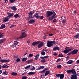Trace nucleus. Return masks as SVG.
Here are the masks:
<instances>
[{"mask_svg":"<svg viewBox=\"0 0 79 79\" xmlns=\"http://www.w3.org/2000/svg\"><path fill=\"white\" fill-rule=\"evenodd\" d=\"M52 15H53L52 16ZM56 13L55 12V11H53L52 12V11H48L47 12V18H48L49 17V18H48V19L49 20H52L53 19H55L56 18ZM52 16V17H50V16Z\"/></svg>","mask_w":79,"mask_h":79,"instance_id":"f257e3e1","label":"nucleus"},{"mask_svg":"<svg viewBox=\"0 0 79 79\" xmlns=\"http://www.w3.org/2000/svg\"><path fill=\"white\" fill-rule=\"evenodd\" d=\"M27 36V34L25 32H23L22 33L21 35L20 36L17 38V39L18 40H19V39H23V38H24L25 37Z\"/></svg>","mask_w":79,"mask_h":79,"instance_id":"f03ea898","label":"nucleus"},{"mask_svg":"<svg viewBox=\"0 0 79 79\" xmlns=\"http://www.w3.org/2000/svg\"><path fill=\"white\" fill-rule=\"evenodd\" d=\"M49 57V56H41L40 57V58H41V59H43L41 60V63H45V62H46V60L45 59L48 58Z\"/></svg>","mask_w":79,"mask_h":79,"instance_id":"7ed1b4c3","label":"nucleus"},{"mask_svg":"<svg viewBox=\"0 0 79 79\" xmlns=\"http://www.w3.org/2000/svg\"><path fill=\"white\" fill-rule=\"evenodd\" d=\"M77 52H78V50L74 49L72 51H71V52L68 53L67 55L69 56L70 55H75L77 54Z\"/></svg>","mask_w":79,"mask_h":79,"instance_id":"20e7f679","label":"nucleus"},{"mask_svg":"<svg viewBox=\"0 0 79 79\" xmlns=\"http://www.w3.org/2000/svg\"><path fill=\"white\" fill-rule=\"evenodd\" d=\"M56 78H59V77H60V79H63V78H64V75L63 74L60 73L56 74Z\"/></svg>","mask_w":79,"mask_h":79,"instance_id":"39448f33","label":"nucleus"},{"mask_svg":"<svg viewBox=\"0 0 79 79\" xmlns=\"http://www.w3.org/2000/svg\"><path fill=\"white\" fill-rule=\"evenodd\" d=\"M11 60L10 59H1L0 62L2 63H8Z\"/></svg>","mask_w":79,"mask_h":79,"instance_id":"423d86ee","label":"nucleus"},{"mask_svg":"<svg viewBox=\"0 0 79 79\" xmlns=\"http://www.w3.org/2000/svg\"><path fill=\"white\" fill-rule=\"evenodd\" d=\"M47 42V45L48 47H51L53 45V44H52L51 41H48Z\"/></svg>","mask_w":79,"mask_h":79,"instance_id":"0eeeda50","label":"nucleus"},{"mask_svg":"<svg viewBox=\"0 0 79 79\" xmlns=\"http://www.w3.org/2000/svg\"><path fill=\"white\" fill-rule=\"evenodd\" d=\"M73 49H71V48H69L68 49H65L63 51V52L64 53H65L66 54V53H69V52H70V51L72 50Z\"/></svg>","mask_w":79,"mask_h":79,"instance_id":"6e6552de","label":"nucleus"},{"mask_svg":"<svg viewBox=\"0 0 79 79\" xmlns=\"http://www.w3.org/2000/svg\"><path fill=\"white\" fill-rule=\"evenodd\" d=\"M40 43V41L34 42L32 43V45L33 46H35Z\"/></svg>","mask_w":79,"mask_h":79,"instance_id":"1a4fd4ad","label":"nucleus"},{"mask_svg":"<svg viewBox=\"0 0 79 79\" xmlns=\"http://www.w3.org/2000/svg\"><path fill=\"white\" fill-rule=\"evenodd\" d=\"M71 79H77V75L76 74H73V75L71 76Z\"/></svg>","mask_w":79,"mask_h":79,"instance_id":"9d476101","label":"nucleus"},{"mask_svg":"<svg viewBox=\"0 0 79 79\" xmlns=\"http://www.w3.org/2000/svg\"><path fill=\"white\" fill-rule=\"evenodd\" d=\"M48 70V68H44V69L42 71L40 72V73H45L46 71Z\"/></svg>","mask_w":79,"mask_h":79,"instance_id":"9b49d317","label":"nucleus"},{"mask_svg":"<svg viewBox=\"0 0 79 79\" xmlns=\"http://www.w3.org/2000/svg\"><path fill=\"white\" fill-rule=\"evenodd\" d=\"M43 45H44V42H41L38 45V48H40L42 47Z\"/></svg>","mask_w":79,"mask_h":79,"instance_id":"f8f14e48","label":"nucleus"},{"mask_svg":"<svg viewBox=\"0 0 79 79\" xmlns=\"http://www.w3.org/2000/svg\"><path fill=\"white\" fill-rule=\"evenodd\" d=\"M60 49V48L58 47V46H56V47H54L53 49V50H54V51L59 50Z\"/></svg>","mask_w":79,"mask_h":79,"instance_id":"ddd939ff","label":"nucleus"},{"mask_svg":"<svg viewBox=\"0 0 79 79\" xmlns=\"http://www.w3.org/2000/svg\"><path fill=\"white\" fill-rule=\"evenodd\" d=\"M71 73H72L73 74H76V70L75 69L71 70Z\"/></svg>","mask_w":79,"mask_h":79,"instance_id":"4468645a","label":"nucleus"},{"mask_svg":"<svg viewBox=\"0 0 79 79\" xmlns=\"http://www.w3.org/2000/svg\"><path fill=\"white\" fill-rule=\"evenodd\" d=\"M28 23H30V24H34L35 22V20H28Z\"/></svg>","mask_w":79,"mask_h":79,"instance_id":"2eb2a0df","label":"nucleus"},{"mask_svg":"<svg viewBox=\"0 0 79 79\" xmlns=\"http://www.w3.org/2000/svg\"><path fill=\"white\" fill-rule=\"evenodd\" d=\"M6 27L5 26V24H3L2 25L1 27H0V29H4Z\"/></svg>","mask_w":79,"mask_h":79,"instance_id":"dca6fc26","label":"nucleus"},{"mask_svg":"<svg viewBox=\"0 0 79 79\" xmlns=\"http://www.w3.org/2000/svg\"><path fill=\"white\" fill-rule=\"evenodd\" d=\"M45 68V66H40V67H38L36 70L38 71L40 70V69H43V68Z\"/></svg>","mask_w":79,"mask_h":79,"instance_id":"f3484780","label":"nucleus"},{"mask_svg":"<svg viewBox=\"0 0 79 79\" xmlns=\"http://www.w3.org/2000/svg\"><path fill=\"white\" fill-rule=\"evenodd\" d=\"M5 40H6V39H1L0 40V44H1L2 43L5 42Z\"/></svg>","mask_w":79,"mask_h":79,"instance_id":"a211bd4d","label":"nucleus"},{"mask_svg":"<svg viewBox=\"0 0 79 79\" xmlns=\"http://www.w3.org/2000/svg\"><path fill=\"white\" fill-rule=\"evenodd\" d=\"M5 35H3V33L0 32V38H4Z\"/></svg>","mask_w":79,"mask_h":79,"instance_id":"6ab92c4d","label":"nucleus"},{"mask_svg":"<svg viewBox=\"0 0 79 79\" xmlns=\"http://www.w3.org/2000/svg\"><path fill=\"white\" fill-rule=\"evenodd\" d=\"M48 74H50V71L48 70L44 74V76H46L48 75Z\"/></svg>","mask_w":79,"mask_h":79,"instance_id":"aec40b11","label":"nucleus"},{"mask_svg":"<svg viewBox=\"0 0 79 79\" xmlns=\"http://www.w3.org/2000/svg\"><path fill=\"white\" fill-rule=\"evenodd\" d=\"M35 72H29L27 74L28 75H34L35 74Z\"/></svg>","mask_w":79,"mask_h":79,"instance_id":"412c9836","label":"nucleus"},{"mask_svg":"<svg viewBox=\"0 0 79 79\" xmlns=\"http://www.w3.org/2000/svg\"><path fill=\"white\" fill-rule=\"evenodd\" d=\"M73 63V61L72 60H69L67 62V63L68 64H72Z\"/></svg>","mask_w":79,"mask_h":79,"instance_id":"4be33fe9","label":"nucleus"},{"mask_svg":"<svg viewBox=\"0 0 79 79\" xmlns=\"http://www.w3.org/2000/svg\"><path fill=\"white\" fill-rule=\"evenodd\" d=\"M39 55L37 54L35 56V60H38V58H39Z\"/></svg>","mask_w":79,"mask_h":79,"instance_id":"5701e85b","label":"nucleus"},{"mask_svg":"<svg viewBox=\"0 0 79 79\" xmlns=\"http://www.w3.org/2000/svg\"><path fill=\"white\" fill-rule=\"evenodd\" d=\"M11 8L12 10H14V11H16L17 10L16 8L15 7V6L11 7Z\"/></svg>","mask_w":79,"mask_h":79,"instance_id":"b1692460","label":"nucleus"},{"mask_svg":"<svg viewBox=\"0 0 79 79\" xmlns=\"http://www.w3.org/2000/svg\"><path fill=\"white\" fill-rule=\"evenodd\" d=\"M33 61V59H31L29 60H27L26 61L27 63H31V62H32Z\"/></svg>","mask_w":79,"mask_h":79,"instance_id":"393cba45","label":"nucleus"},{"mask_svg":"<svg viewBox=\"0 0 79 79\" xmlns=\"http://www.w3.org/2000/svg\"><path fill=\"white\" fill-rule=\"evenodd\" d=\"M11 74L12 76H17L18 75L17 73L15 72H12Z\"/></svg>","mask_w":79,"mask_h":79,"instance_id":"a878e982","label":"nucleus"},{"mask_svg":"<svg viewBox=\"0 0 79 79\" xmlns=\"http://www.w3.org/2000/svg\"><path fill=\"white\" fill-rule=\"evenodd\" d=\"M18 44H19V43L17 41H15L14 42V45H15V46H16V45H18Z\"/></svg>","mask_w":79,"mask_h":79,"instance_id":"bb28decb","label":"nucleus"},{"mask_svg":"<svg viewBox=\"0 0 79 79\" xmlns=\"http://www.w3.org/2000/svg\"><path fill=\"white\" fill-rule=\"evenodd\" d=\"M27 59V58H23L22 59V62H23V61H26Z\"/></svg>","mask_w":79,"mask_h":79,"instance_id":"cd10ccee","label":"nucleus"},{"mask_svg":"<svg viewBox=\"0 0 79 79\" xmlns=\"http://www.w3.org/2000/svg\"><path fill=\"white\" fill-rule=\"evenodd\" d=\"M61 67H62V66L60 64H58L56 66V68L57 69H60V68H61Z\"/></svg>","mask_w":79,"mask_h":79,"instance_id":"c85d7f7f","label":"nucleus"},{"mask_svg":"<svg viewBox=\"0 0 79 79\" xmlns=\"http://www.w3.org/2000/svg\"><path fill=\"white\" fill-rule=\"evenodd\" d=\"M14 15V14L13 13H12L11 14H10V15H8L7 16V17L8 18H11V17H12V16H13Z\"/></svg>","mask_w":79,"mask_h":79,"instance_id":"c756f323","label":"nucleus"},{"mask_svg":"<svg viewBox=\"0 0 79 79\" xmlns=\"http://www.w3.org/2000/svg\"><path fill=\"white\" fill-rule=\"evenodd\" d=\"M33 17H35L36 18L38 19V18H40V16L38 15H36L35 14H34V15L33 16Z\"/></svg>","mask_w":79,"mask_h":79,"instance_id":"7c9ffc66","label":"nucleus"},{"mask_svg":"<svg viewBox=\"0 0 79 79\" xmlns=\"http://www.w3.org/2000/svg\"><path fill=\"white\" fill-rule=\"evenodd\" d=\"M3 74L4 75H7V74H8V72H7L6 70H5L4 71H3Z\"/></svg>","mask_w":79,"mask_h":79,"instance_id":"2f4dec72","label":"nucleus"},{"mask_svg":"<svg viewBox=\"0 0 79 79\" xmlns=\"http://www.w3.org/2000/svg\"><path fill=\"white\" fill-rule=\"evenodd\" d=\"M14 17L15 18H17L18 17H19V15L18 14H16L14 15Z\"/></svg>","mask_w":79,"mask_h":79,"instance_id":"473e14b6","label":"nucleus"},{"mask_svg":"<svg viewBox=\"0 0 79 79\" xmlns=\"http://www.w3.org/2000/svg\"><path fill=\"white\" fill-rule=\"evenodd\" d=\"M16 0H10V3H12L15 2H16Z\"/></svg>","mask_w":79,"mask_h":79,"instance_id":"72a5a7b5","label":"nucleus"},{"mask_svg":"<svg viewBox=\"0 0 79 79\" xmlns=\"http://www.w3.org/2000/svg\"><path fill=\"white\" fill-rule=\"evenodd\" d=\"M41 55H43V56L45 55V52L44 51H42L41 52Z\"/></svg>","mask_w":79,"mask_h":79,"instance_id":"f704fd0d","label":"nucleus"},{"mask_svg":"<svg viewBox=\"0 0 79 79\" xmlns=\"http://www.w3.org/2000/svg\"><path fill=\"white\" fill-rule=\"evenodd\" d=\"M30 66H31L30 65H28L26 67H25L24 68H25V69H29V68H30Z\"/></svg>","mask_w":79,"mask_h":79,"instance_id":"c9c22d12","label":"nucleus"},{"mask_svg":"<svg viewBox=\"0 0 79 79\" xmlns=\"http://www.w3.org/2000/svg\"><path fill=\"white\" fill-rule=\"evenodd\" d=\"M32 68H31L30 69V70H31V71H34V70L35 69V67H34V66H32Z\"/></svg>","mask_w":79,"mask_h":79,"instance_id":"e433bc0d","label":"nucleus"},{"mask_svg":"<svg viewBox=\"0 0 79 79\" xmlns=\"http://www.w3.org/2000/svg\"><path fill=\"white\" fill-rule=\"evenodd\" d=\"M66 72L68 74H70L71 73V70H67L66 71Z\"/></svg>","mask_w":79,"mask_h":79,"instance_id":"4c0bfd02","label":"nucleus"},{"mask_svg":"<svg viewBox=\"0 0 79 79\" xmlns=\"http://www.w3.org/2000/svg\"><path fill=\"white\" fill-rule=\"evenodd\" d=\"M34 55V54H29L28 56V57H32Z\"/></svg>","mask_w":79,"mask_h":79,"instance_id":"58836bf2","label":"nucleus"},{"mask_svg":"<svg viewBox=\"0 0 79 79\" xmlns=\"http://www.w3.org/2000/svg\"><path fill=\"white\" fill-rule=\"evenodd\" d=\"M51 41V44H55L56 43V41Z\"/></svg>","mask_w":79,"mask_h":79,"instance_id":"ea45409f","label":"nucleus"},{"mask_svg":"<svg viewBox=\"0 0 79 79\" xmlns=\"http://www.w3.org/2000/svg\"><path fill=\"white\" fill-rule=\"evenodd\" d=\"M21 61V60L20 59H19V58H18L16 60V61L17 62H19V61Z\"/></svg>","mask_w":79,"mask_h":79,"instance_id":"a19ab883","label":"nucleus"},{"mask_svg":"<svg viewBox=\"0 0 79 79\" xmlns=\"http://www.w3.org/2000/svg\"><path fill=\"white\" fill-rule=\"evenodd\" d=\"M59 57H60L61 58H62V57H63V55L62 54H59L58 56Z\"/></svg>","mask_w":79,"mask_h":79,"instance_id":"79ce46f5","label":"nucleus"},{"mask_svg":"<svg viewBox=\"0 0 79 79\" xmlns=\"http://www.w3.org/2000/svg\"><path fill=\"white\" fill-rule=\"evenodd\" d=\"M75 38V39H77V38L79 37V35H75L74 36Z\"/></svg>","mask_w":79,"mask_h":79,"instance_id":"37998d69","label":"nucleus"},{"mask_svg":"<svg viewBox=\"0 0 79 79\" xmlns=\"http://www.w3.org/2000/svg\"><path fill=\"white\" fill-rule=\"evenodd\" d=\"M16 26V25H13L10 26V28H13V27H14Z\"/></svg>","mask_w":79,"mask_h":79,"instance_id":"c03bdc74","label":"nucleus"},{"mask_svg":"<svg viewBox=\"0 0 79 79\" xmlns=\"http://www.w3.org/2000/svg\"><path fill=\"white\" fill-rule=\"evenodd\" d=\"M61 19H62V20H64V19H65V17H64V16H62L61 17Z\"/></svg>","mask_w":79,"mask_h":79,"instance_id":"a18cd8bd","label":"nucleus"},{"mask_svg":"<svg viewBox=\"0 0 79 79\" xmlns=\"http://www.w3.org/2000/svg\"><path fill=\"white\" fill-rule=\"evenodd\" d=\"M6 64H4L2 66V68H6Z\"/></svg>","mask_w":79,"mask_h":79,"instance_id":"49530a36","label":"nucleus"},{"mask_svg":"<svg viewBox=\"0 0 79 79\" xmlns=\"http://www.w3.org/2000/svg\"><path fill=\"white\" fill-rule=\"evenodd\" d=\"M27 77L26 76H23L22 77V79H27Z\"/></svg>","mask_w":79,"mask_h":79,"instance_id":"de8ad7c7","label":"nucleus"},{"mask_svg":"<svg viewBox=\"0 0 79 79\" xmlns=\"http://www.w3.org/2000/svg\"><path fill=\"white\" fill-rule=\"evenodd\" d=\"M28 15H29L30 16H32V13L30 12L28 13Z\"/></svg>","mask_w":79,"mask_h":79,"instance_id":"09e8293b","label":"nucleus"},{"mask_svg":"<svg viewBox=\"0 0 79 79\" xmlns=\"http://www.w3.org/2000/svg\"><path fill=\"white\" fill-rule=\"evenodd\" d=\"M40 19H44V16H41L40 17Z\"/></svg>","mask_w":79,"mask_h":79,"instance_id":"8fccbe9b","label":"nucleus"},{"mask_svg":"<svg viewBox=\"0 0 79 79\" xmlns=\"http://www.w3.org/2000/svg\"><path fill=\"white\" fill-rule=\"evenodd\" d=\"M36 14H35V15H39V14H40V12H39V11H37L36 12Z\"/></svg>","mask_w":79,"mask_h":79,"instance_id":"3c124183","label":"nucleus"},{"mask_svg":"<svg viewBox=\"0 0 79 79\" xmlns=\"http://www.w3.org/2000/svg\"><path fill=\"white\" fill-rule=\"evenodd\" d=\"M54 56H56L58 55V54L56 53V52H55L53 54Z\"/></svg>","mask_w":79,"mask_h":79,"instance_id":"603ef678","label":"nucleus"},{"mask_svg":"<svg viewBox=\"0 0 79 79\" xmlns=\"http://www.w3.org/2000/svg\"><path fill=\"white\" fill-rule=\"evenodd\" d=\"M62 23H63V24H64L65 23H66V20H63L62 21Z\"/></svg>","mask_w":79,"mask_h":79,"instance_id":"864d4df0","label":"nucleus"},{"mask_svg":"<svg viewBox=\"0 0 79 79\" xmlns=\"http://www.w3.org/2000/svg\"><path fill=\"white\" fill-rule=\"evenodd\" d=\"M4 20H8V17H6L4 18Z\"/></svg>","mask_w":79,"mask_h":79,"instance_id":"5fc2aeb1","label":"nucleus"},{"mask_svg":"<svg viewBox=\"0 0 79 79\" xmlns=\"http://www.w3.org/2000/svg\"><path fill=\"white\" fill-rule=\"evenodd\" d=\"M47 37V35H45L44 36V39H45Z\"/></svg>","mask_w":79,"mask_h":79,"instance_id":"6e6d98bb","label":"nucleus"},{"mask_svg":"<svg viewBox=\"0 0 79 79\" xmlns=\"http://www.w3.org/2000/svg\"><path fill=\"white\" fill-rule=\"evenodd\" d=\"M31 16L30 17V16H29L27 18V19H28V20H29V19H30V18H31Z\"/></svg>","mask_w":79,"mask_h":79,"instance_id":"4d7b16f0","label":"nucleus"},{"mask_svg":"<svg viewBox=\"0 0 79 79\" xmlns=\"http://www.w3.org/2000/svg\"><path fill=\"white\" fill-rule=\"evenodd\" d=\"M49 36H52V35H53V34H49L48 35Z\"/></svg>","mask_w":79,"mask_h":79,"instance_id":"13d9d810","label":"nucleus"},{"mask_svg":"<svg viewBox=\"0 0 79 79\" xmlns=\"http://www.w3.org/2000/svg\"><path fill=\"white\" fill-rule=\"evenodd\" d=\"M61 61V59L59 58L57 60V62H59V61Z\"/></svg>","mask_w":79,"mask_h":79,"instance_id":"bf43d9fd","label":"nucleus"},{"mask_svg":"<svg viewBox=\"0 0 79 79\" xmlns=\"http://www.w3.org/2000/svg\"><path fill=\"white\" fill-rule=\"evenodd\" d=\"M77 64H78V63L79 64V60H77L76 62Z\"/></svg>","mask_w":79,"mask_h":79,"instance_id":"052dcab7","label":"nucleus"},{"mask_svg":"<svg viewBox=\"0 0 79 79\" xmlns=\"http://www.w3.org/2000/svg\"><path fill=\"white\" fill-rule=\"evenodd\" d=\"M73 13L74 14H76V10H74L73 12Z\"/></svg>","mask_w":79,"mask_h":79,"instance_id":"680f3d73","label":"nucleus"},{"mask_svg":"<svg viewBox=\"0 0 79 79\" xmlns=\"http://www.w3.org/2000/svg\"><path fill=\"white\" fill-rule=\"evenodd\" d=\"M56 20H53V23H56Z\"/></svg>","mask_w":79,"mask_h":79,"instance_id":"e2e57ef3","label":"nucleus"},{"mask_svg":"<svg viewBox=\"0 0 79 79\" xmlns=\"http://www.w3.org/2000/svg\"><path fill=\"white\" fill-rule=\"evenodd\" d=\"M65 49H67V50H68V49H69V47H66L65 48Z\"/></svg>","mask_w":79,"mask_h":79,"instance_id":"0e129e2a","label":"nucleus"},{"mask_svg":"<svg viewBox=\"0 0 79 79\" xmlns=\"http://www.w3.org/2000/svg\"><path fill=\"white\" fill-rule=\"evenodd\" d=\"M7 15H10L11 13H10L7 12Z\"/></svg>","mask_w":79,"mask_h":79,"instance_id":"69168bd1","label":"nucleus"},{"mask_svg":"<svg viewBox=\"0 0 79 79\" xmlns=\"http://www.w3.org/2000/svg\"><path fill=\"white\" fill-rule=\"evenodd\" d=\"M2 70H0V74H2Z\"/></svg>","mask_w":79,"mask_h":79,"instance_id":"338daca9","label":"nucleus"},{"mask_svg":"<svg viewBox=\"0 0 79 79\" xmlns=\"http://www.w3.org/2000/svg\"><path fill=\"white\" fill-rule=\"evenodd\" d=\"M9 66L6 64V68H9Z\"/></svg>","mask_w":79,"mask_h":79,"instance_id":"774afa93","label":"nucleus"}]
</instances>
